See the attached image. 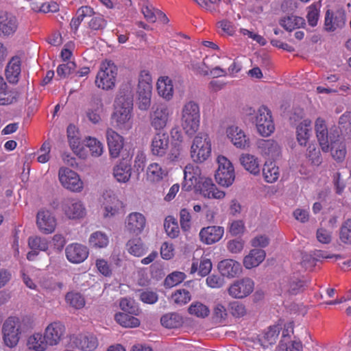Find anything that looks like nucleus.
<instances>
[{
	"label": "nucleus",
	"mask_w": 351,
	"mask_h": 351,
	"mask_svg": "<svg viewBox=\"0 0 351 351\" xmlns=\"http://www.w3.org/2000/svg\"><path fill=\"white\" fill-rule=\"evenodd\" d=\"M29 318L9 317L2 326L3 340L5 345L10 348L16 347L21 339V334L30 327L27 325Z\"/></svg>",
	"instance_id": "obj_1"
},
{
	"label": "nucleus",
	"mask_w": 351,
	"mask_h": 351,
	"mask_svg": "<svg viewBox=\"0 0 351 351\" xmlns=\"http://www.w3.org/2000/svg\"><path fill=\"white\" fill-rule=\"evenodd\" d=\"M133 102L132 95L119 96L116 101L115 110L112 119L116 128L121 131H128L132 128Z\"/></svg>",
	"instance_id": "obj_2"
},
{
	"label": "nucleus",
	"mask_w": 351,
	"mask_h": 351,
	"mask_svg": "<svg viewBox=\"0 0 351 351\" xmlns=\"http://www.w3.org/2000/svg\"><path fill=\"white\" fill-rule=\"evenodd\" d=\"M200 108L195 101L184 103L181 110V126L184 133L193 136L199 130L200 125Z\"/></svg>",
	"instance_id": "obj_3"
},
{
	"label": "nucleus",
	"mask_w": 351,
	"mask_h": 351,
	"mask_svg": "<svg viewBox=\"0 0 351 351\" xmlns=\"http://www.w3.org/2000/svg\"><path fill=\"white\" fill-rule=\"evenodd\" d=\"M152 78L148 71H141L138 78L136 91V104L139 110L147 111L151 106Z\"/></svg>",
	"instance_id": "obj_4"
},
{
	"label": "nucleus",
	"mask_w": 351,
	"mask_h": 351,
	"mask_svg": "<svg viewBox=\"0 0 351 351\" xmlns=\"http://www.w3.org/2000/svg\"><path fill=\"white\" fill-rule=\"evenodd\" d=\"M173 109L167 104H155L149 112L150 125L157 132L163 131L171 120Z\"/></svg>",
	"instance_id": "obj_5"
},
{
	"label": "nucleus",
	"mask_w": 351,
	"mask_h": 351,
	"mask_svg": "<svg viewBox=\"0 0 351 351\" xmlns=\"http://www.w3.org/2000/svg\"><path fill=\"white\" fill-rule=\"evenodd\" d=\"M117 67L110 60L104 61L97 74L95 84L104 90H110L115 86L117 76Z\"/></svg>",
	"instance_id": "obj_6"
},
{
	"label": "nucleus",
	"mask_w": 351,
	"mask_h": 351,
	"mask_svg": "<svg viewBox=\"0 0 351 351\" xmlns=\"http://www.w3.org/2000/svg\"><path fill=\"white\" fill-rule=\"evenodd\" d=\"M211 153V142L207 134L199 133L193 141L191 147V156L195 162L206 160Z\"/></svg>",
	"instance_id": "obj_7"
},
{
	"label": "nucleus",
	"mask_w": 351,
	"mask_h": 351,
	"mask_svg": "<svg viewBox=\"0 0 351 351\" xmlns=\"http://www.w3.org/2000/svg\"><path fill=\"white\" fill-rule=\"evenodd\" d=\"M218 168L215 173L217 182L225 187L231 186L235 179V172L232 162L225 156L217 158Z\"/></svg>",
	"instance_id": "obj_8"
},
{
	"label": "nucleus",
	"mask_w": 351,
	"mask_h": 351,
	"mask_svg": "<svg viewBox=\"0 0 351 351\" xmlns=\"http://www.w3.org/2000/svg\"><path fill=\"white\" fill-rule=\"evenodd\" d=\"M58 180L64 188L72 192H81L84 188V183L80 176L75 171L67 167L60 168Z\"/></svg>",
	"instance_id": "obj_9"
},
{
	"label": "nucleus",
	"mask_w": 351,
	"mask_h": 351,
	"mask_svg": "<svg viewBox=\"0 0 351 351\" xmlns=\"http://www.w3.org/2000/svg\"><path fill=\"white\" fill-rule=\"evenodd\" d=\"M72 348L80 351H94L99 346L97 337L90 332L73 335L70 337Z\"/></svg>",
	"instance_id": "obj_10"
},
{
	"label": "nucleus",
	"mask_w": 351,
	"mask_h": 351,
	"mask_svg": "<svg viewBox=\"0 0 351 351\" xmlns=\"http://www.w3.org/2000/svg\"><path fill=\"white\" fill-rule=\"evenodd\" d=\"M254 122L258 132L263 136H269L274 131V124L269 110L261 106L257 110Z\"/></svg>",
	"instance_id": "obj_11"
},
{
	"label": "nucleus",
	"mask_w": 351,
	"mask_h": 351,
	"mask_svg": "<svg viewBox=\"0 0 351 351\" xmlns=\"http://www.w3.org/2000/svg\"><path fill=\"white\" fill-rule=\"evenodd\" d=\"M61 210L69 219H80L86 215V208L82 201L67 198L61 202Z\"/></svg>",
	"instance_id": "obj_12"
},
{
	"label": "nucleus",
	"mask_w": 351,
	"mask_h": 351,
	"mask_svg": "<svg viewBox=\"0 0 351 351\" xmlns=\"http://www.w3.org/2000/svg\"><path fill=\"white\" fill-rule=\"evenodd\" d=\"M147 224L145 216L140 212L128 214L125 219V230L130 234L138 236L144 231Z\"/></svg>",
	"instance_id": "obj_13"
},
{
	"label": "nucleus",
	"mask_w": 351,
	"mask_h": 351,
	"mask_svg": "<svg viewBox=\"0 0 351 351\" xmlns=\"http://www.w3.org/2000/svg\"><path fill=\"white\" fill-rule=\"evenodd\" d=\"M254 282L250 278L235 280L228 288V294L233 298L241 299L249 295L254 291Z\"/></svg>",
	"instance_id": "obj_14"
},
{
	"label": "nucleus",
	"mask_w": 351,
	"mask_h": 351,
	"mask_svg": "<svg viewBox=\"0 0 351 351\" xmlns=\"http://www.w3.org/2000/svg\"><path fill=\"white\" fill-rule=\"evenodd\" d=\"M169 147V137L164 131L156 132L150 143V152L156 157L166 156Z\"/></svg>",
	"instance_id": "obj_15"
},
{
	"label": "nucleus",
	"mask_w": 351,
	"mask_h": 351,
	"mask_svg": "<svg viewBox=\"0 0 351 351\" xmlns=\"http://www.w3.org/2000/svg\"><path fill=\"white\" fill-rule=\"evenodd\" d=\"M226 136L230 141L241 149H246L250 147V138L239 126L232 125L226 128Z\"/></svg>",
	"instance_id": "obj_16"
},
{
	"label": "nucleus",
	"mask_w": 351,
	"mask_h": 351,
	"mask_svg": "<svg viewBox=\"0 0 351 351\" xmlns=\"http://www.w3.org/2000/svg\"><path fill=\"white\" fill-rule=\"evenodd\" d=\"M122 206L121 202L118 199L114 191H106L102 195V207L104 208V216L112 217L119 213Z\"/></svg>",
	"instance_id": "obj_17"
},
{
	"label": "nucleus",
	"mask_w": 351,
	"mask_h": 351,
	"mask_svg": "<svg viewBox=\"0 0 351 351\" xmlns=\"http://www.w3.org/2000/svg\"><path fill=\"white\" fill-rule=\"evenodd\" d=\"M346 22V16L341 10H328L325 14L324 28L328 32H333L341 29Z\"/></svg>",
	"instance_id": "obj_18"
},
{
	"label": "nucleus",
	"mask_w": 351,
	"mask_h": 351,
	"mask_svg": "<svg viewBox=\"0 0 351 351\" xmlns=\"http://www.w3.org/2000/svg\"><path fill=\"white\" fill-rule=\"evenodd\" d=\"M315 128L317 138L322 149L325 152H328L330 145H332L335 141L332 134H328L325 121L322 118H317L315 121Z\"/></svg>",
	"instance_id": "obj_19"
},
{
	"label": "nucleus",
	"mask_w": 351,
	"mask_h": 351,
	"mask_svg": "<svg viewBox=\"0 0 351 351\" xmlns=\"http://www.w3.org/2000/svg\"><path fill=\"white\" fill-rule=\"evenodd\" d=\"M36 225L41 232L51 234L56 229V219L49 210H42L37 213Z\"/></svg>",
	"instance_id": "obj_20"
},
{
	"label": "nucleus",
	"mask_w": 351,
	"mask_h": 351,
	"mask_svg": "<svg viewBox=\"0 0 351 351\" xmlns=\"http://www.w3.org/2000/svg\"><path fill=\"white\" fill-rule=\"evenodd\" d=\"M65 327L60 322H53L45 328L44 335L51 346H57L63 339Z\"/></svg>",
	"instance_id": "obj_21"
},
{
	"label": "nucleus",
	"mask_w": 351,
	"mask_h": 351,
	"mask_svg": "<svg viewBox=\"0 0 351 351\" xmlns=\"http://www.w3.org/2000/svg\"><path fill=\"white\" fill-rule=\"evenodd\" d=\"M106 137L110 156L119 157L123 147V137L112 128L106 130Z\"/></svg>",
	"instance_id": "obj_22"
},
{
	"label": "nucleus",
	"mask_w": 351,
	"mask_h": 351,
	"mask_svg": "<svg viewBox=\"0 0 351 351\" xmlns=\"http://www.w3.org/2000/svg\"><path fill=\"white\" fill-rule=\"evenodd\" d=\"M67 260L72 263H81L84 262L88 256V248L79 243L69 245L65 250Z\"/></svg>",
	"instance_id": "obj_23"
},
{
	"label": "nucleus",
	"mask_w": 351,
	"mask_h": 351,
	"mask_svg": "<svg viewBox=\"0 0 351 351\" xmlns=\"http://www.w3.org/2000/svg\"><path fill=\"white\" fill-rule=\"evenodd\" d=\"M224 234V229L221 226H212L203 228L199 232L202 242L206 245H211L218 242Z\"/></svg>",
	"instance_id": "obj_24"
},
{
	"label": "nucleus",
	"mask_w": 351,
	"mask_h": 351,
	"mask_svg": "<svg viewBox=\"0 0 351 351\" xmlns=\"http://www.w3.org/2000/svg\"><path fill=\"white\" fill-rule=\"evenodd\" d=\"M200 169L197 166L187 165L184 170V182L182 189L186 191H191L199 182Z\"/></svg>",
	"instance_id": "obj_25"
},
{
	"label": "nucleus",
	"mask_w": 351,
	"mask_h": 351,
	"mask_svg": "<svg viewBox=\"0 0 351 351\" xmlns=\"http://www.w3.org/2000/svg\"><path fill=\"white\" fill-rule=\"evenodd\" d=\"M158 95L167 101L173 97L174 88L172 80L168 76L160 77L156 82Z\"/></svg>",
	"instance_id": "obj_26"
},
{
	"label": "nucleus",
	"mask_w": 351,
	"mask_h": 351,
	"mask_svg": "<svg viewBox=\"0 0 351 351\" xmlns=\"http://www.w3.org/2000/svg\"><path fill=\"white\" fill-rule=\"evenodd\" d=\"M18 28L16 18L11 14L0 11V33L5 36L13 34Z\"/></svg>",
	"instance_id": "obj_27"
},
{
	"label": "nucleus",
	"mask_w": 351,
	"mask_h": 351,
	"mask_svg": "<svg viewBox=\"0 0 351 351\" xmlns=\"http://www.w3.org/2000/svg\"><path fill=\"white\" fill-rule=\"evenodd\" d=\"M218 269L223 276L234 278L241 273V264L233 259H225L218 264Z\"/></svg>",
	"instance_id": "obj_28"
},
{
	"label": "nucleus",
	"mask_w": 351,
	"mask_h": 351,
	"mask_svg": "<svg viewBox=\"0 0 351 351\" xmlns=\"http://www.w3.org/2000/svg\"><path fill=\"white\" fill-rule=\"evenodd\" d=\"M28 246L31 249L27 254L29 261H34L40 251L45 252L49 247L48 241L40 237H30L28 239Z\"/></svg>",
	"instance_id": "obj_29"
},
{
	"label": "nucleus",
	"mask_w": 351,
	"mask_h": 351,
	"mask_svg": "<svg viewBox=\"0 0 351 351\" xmlns=\"http://www.w3.org/2000/svg\"><path fill=\"white\" fill-rule=\"evenodd\" d=\"M258 147L263 155L273 160L278 158L281 154L280 146L272 139L258 141Z\"/></svg>",
	"instance_id": "obj_30"
},
{
	"label": "nucleus",
	"mask_w": 351,
	"mask_h": 351,
	"mask_svg": "<svg viewBox=\"0 0 351 351\" xmlns=\"http://www.w3.org/2000/svg\"><path fill=\"white\" fill-rule=\"evenodd\" d=\"M132 175L131 165L125 161H120L112 168V176L119 183L128 182Z\"/></svg>",
	"instance_id": "obj_31"
},
{
	"label": "nucleus",
	"mask_w": 351,
	"mask_h": 351,
	"mask_svg": "<svg viewBox=\"0 0 351 351\" xmlns=\"http://www.w3.org/2000/svg\"><path fill=\"white\" fill-rule=\"evenodd\" d=\"M299 258L300 260V264L303 267L306 269H312L316 264L317 261H319L321 258H331L334 256L333 255H326L325 252L317 251L314 253V254L300 252Z\"/></svg>",
	"instance_id": "obj_32"
},
{
	"label": "nucleus",
	"mask_w": 351,
	"mask_h": 351,
	"mask_svg": "<svg viewBox=\"0 0 351 351\" xmlns=\"http://www.w3.org/2000/svg\"><path fill=\"white\" fill-rule=\"evenodd\" d=\"M266 253L261 249L251 250L243 258V265L246 269L258 267L265 258Z\"/></svg>",
	"instance_id": "obj_33"
},
{
	"label": "nucleus",
	"mask_w": 351,
	"mask_h": 351,
	"mask_svg": "<svg viewBox=\"0 0 351 351\" xmlns=\"http://www.w3.org/2000/svg\"><path fill=\"white\" fill-rule=\"evenodd\" d=\"M40 275V271L34 267L25 268L21 270L23 281L30 289H37L36 283L39 281Z\"/></svg>",
	"instance_id": "obj_34"
},
{
	"label": "nucleus",
	"mask_w": 351,
	"mask_h": 351,
	"mask_svg": "<svg viewBox=\"0 0 351 351\" xmlns=\"http://www.w3.org/2000/svg\"><path fill=\"white\" fill-rule=\"evenodd\" d=\"M311 134L312 126L311 120H303L299 123L296 128V136L298 143L302 146L306 145Z\"/></svg>",
	"instance_id": "obj_35"
},
{
	"label": "nucleus",
	"mask_w": 351,
	"mask_h": 351,
	"mask_svg": "<svg viewBox=\"0 0 351 351\" xmlns=\"http://www.w3.org/2000/svg\"><path fill=\"white\" fill-rule=\"evenodd\" d=\"M49 344L44 335L35 332L30 335L27 340V346L32 351H45Z\"/></svg>",
	"instance_id": "obj_36"
},
{
	"label": "nucleus",
	"mask_w": 351,
	"mask_h": 351,
	"mask_svg": "<svg viewBox=\"0 0 351 351\" xmlns=\"http://www.w3.org/2000/svg\"><path fill=\"white\" fill-rule=\"evenodd\" d=\"M200 191L204 197L209 199H221L226 195L223 191L217 188L216 185L213 183L210 179H206L203 182Z\"/></svg>",
	"instance_id": "obj_37"
},
{
	"label": "nucleus",
	"mask_w": 351,
	"mask_h": 351,
	"mask_svg": "<svg viewBox=\"0 0 351 351\" xmlns=\"http://www.w3.org/2000/svg\"><path fill=\"white\" fill-rule=\"evenodd\" d=\"M21 73V60L18 56L13 57L8 62L5 75L9 82L15 84L19 81Z\"/></svg>",
	"instance_id": "obj_38"
},
{
	"label": "nucleus",
	"mask_w": 351,
	"mask_h": 351,
	"mask_svg": "<svg viewBox=\"0 0 351 351\" xmlns=\"http://www.w3.org/2000/svg\"><path fill=\"white\" fill-rule=\"evenodd\" d=\"M240 162L244 169L254 175L260 173V164L257 157L250 154H242L239 158Z\"/></svg>",
	"instance_id": "obj_39"
},
{
	"label": "nucleus",
	"mask_w": 351,
	"mask_h": 351,
	"mask_svg": "<svg viewBox=\"0 0 351 351\" xmlns=\"http://www.w3.org/2000/svg\"><path fill=\"white\" fill-rule=\"evenodd\" d=\"M280 330L281 326L278 324L269 326L259 339L261 346L264 348H267L268 346L275 343L278 337Z\"/></svg>",
	"instance_id": "obj_40"
},
{
	"label": "nucleus",
	"mask_w": 351,
	"mask_h": 351,
	"mask_svg": "<svg viewBox=\"0 0 351 351\" xmlns=\"http://www.w3.org/2000/svg\"><path fill=\"white\" fill-rule=\"evenodd\" d=\"M165 158L166 162L176 163L181 161L184 156V146L180 143H172L171 147Z\"/></svg>",
	"instance_id": "obj_41"
},
{
	"label": "nucleus",
	"mask_w": 351,
	"mask_h": 351,
	"mask_svg": "<svg viewBox=\"0 0 351 351\" xmlns=\"http://www.w3.org/2000/svg\"><path fill=\"white\" fill-rule=\"evenodd\" d=\"M135 314L118 313L115 315L116 322L125 328H135L140 325V321L134 317Z\"/></svg>",
	"instance_id": "obj_42"
},
{
	"label": "nucleus",
	"mask_w": 351,
	"mask_h": 351,
	"mask_svg": "<svg viewBox=\"0 0 351 351\" xmlns=\"http://www.w3.org/2000/svg\"><path fill=\"white\" fill-rule=\"evenodd\" d=\"M213 265L210 259L202 257L200 260L199 264L197 261H193L191 267V273L193 274L198 271V274L204 277L206 276L212 270Z\"/></svg>",
	"instance_id": "obj_43"
},
{
	"label": "nucleus",
	"mask_w": 351,
	"mask_h": 351,
	"mask_svg": "<svg viewBox=\"0 0 351 351\" xmlns=\"http://www.w3.org/2000/svg\"><path fill=\"white\" fill-rule=\"evenodd\" d=\"M263 176L265 182L274 183L279 178V168L274 162H266L263 168Z\"/></svg>",
	"instance_id": "obj_44"
},
{
	"label": "nucleus",
	"mask_w": 351,
	"mask_h": 351,
	"mask_svg": "<svg viewBox=\"0 0 351 351\" xmlns=\"http://www.w3.org/2000/svg\"><path fill=\"white\" fill-rule=\"evenodd\" d=\"M305 24L302 17L294 15L287 16L282 19L280 25L287 31L300 28Z\"/></svg>",
	"instance_id": "obj_45"
},
{
	"label": "nucleus",
	"mask_w": 351,
	"mask_h": 351,
	"mask_svg": "<svg viewBox=\"0 0 351 351\" xmlns=\"http://www.w3.org/2000/svg\"><path fill=\"white\" fill-rule=\"evenodd\" d=\"M166 176V171L157 162L151 163L147 169V177L151 182H158Z\"/></svg>",
	"instance_id": "obj_46"
},
{
	"label": "nucleus",
	"mask_w": 351,
	"mask_h": 351,
	"mask_svg": "<svg viewBox=\"0 0 351 351\" xmlns=\"http://www.w3.org/2000/svg\"><path fill=\"white\" fill-rule=\"evenodd\" d=\"M103 112V104L97 100L91 104L86 111V117L93 123H98L101 121V114Z\"/></svg>",
	"instance_id": "obj_47"
},
{
	"label": "nucleus",
	"mask_w": 351,
	"mask_h": 351,
	"mask_svg": "<svg viewBox=\"0 0 351 351\" xmlns=\"http://www.w3.org/2000/svg\"><path fill=\"white\" fill-rule=\"evenodd\" d=\"M109 243L108 237L104 232L97 231L90 234L89 244L94 248L106 247Z\"/></svg>",
	"instance_id": "obj_48"
},
{
	"label": "nucleus",
	"mask_w": 351,
	"mask_h": 351,
	"mask_svg": "<svg viewBox=\"0 0 351 351\" xmlns=\"http://www.w3.org/2000/svg\"><path fill=\"white\" fill-rule=\"evenodd\" d=\"M189 313L198 318H205L210 314L209 308L199 302H193L189 306Z\"/></svg>",
	"instance_id": "obj_49"
},
{
	"label": "nucleus",
	"mask_w": 351,
	"mask_h": 351,
	"mask_svg": "<svg viewBox=\"0 0 351 351\" xmlns=\"http://www.w3.org/2000/svg\"><path fill=\"white\" fill-rule=\"evenodd\" d=\"M161 324L166 328H178L182 324V317L176 313H167L163 315L160 319Z\"/></svg>",
	"instance_id": "obj_50"
},
{
	"label": "nucleus",
	"mask_w": 351,
	"mask_h": 351,
	"mask_svg": "<svg viewBox=\"0 0 351 351\" xmlns=\"http://www.w3.org/2000/svg\"><path fill=\"white\" fill-rule=\"evenodd\" d=\"M127 248L130 254L135 256H141L145 252V247L139 238L130 239L127 243Z\"/></svg>",
	"instance_id": "obj_51"
},
{
	"label": "nucleus",
	"mask_w": 351,
	"mask_h": 351,
	"mask_svg": "<svg viewBox=\"0 0 351 351\" xmlns=\"http://www.w3.org/2000/svg\"><path fill=\"white\" fill-rule=\"evenodd\" d=\"M86 145L89 148L90 154L94 157H99L104 153V145L97 138L88 136L86 138Z\"/></svg>",
	"instance_id": "obj_52"
},
{
	"label": "nucleus",
	"mask_w": 351,
	"mask_h": 351,
	"mask_svg": "<svg viewBox=\"0 0 351 351\" xmlns=\"http://www.w3.org/2000/svg\"><path fill=\"white\" fill-rule=\"evenodd\" d=\"M164 228L166 233L171 238H176L180 233L177 220L172 216H167L164 221Z\"/></svg>",
	"instance_id": "obj_53"
},
{
	"label": "nucleus",
	"mask_w": 351,
	"mask_h": 351,
	"mask_svg": "<svg viewBox=\"0 0 351 351\" xmlns=\"http://www.w3.org/2000/svg\"><path fill=\"white\" fill-rule=\"evenodd\" d=\"M65 300L67 304L76 309L83 308L86 304L84 298L80 293L69 292L66 295Z\"/></svg>",
	"instance_id": "obj_54"
},
{
	"label": "nucleus",
	"mask_w": 351,
	"mask_h": 351,
	"mask_svg": "<svg viewBox=\"0 0 351 351\" xmlns=\"http://www.w3.org/2000/svg\"><path fill=\"white\" fill-rule=\"evenodd\" d=\"M191 300V293L185 289H179L172 293L171 302L178 306L186 304Z\"/></svg>",
	"instance_id": "obj_55"
},
{
	"label": "nucleus",
	"mask_w": 351,
	"mask_h": 351,
	"mask_svg": "<svg viewBox=\"0 0 351 351\" xmlns=\"http://www.w3.org/2000/svg\"><path fill=\"white\" fill-rule=\"evenodd\" d=\"M17 99V93L7 88H3L0 90V106L10 105Z\"/></svg>",
	"instance_id": "obj_56"
},
{
	"label": "nucleus",
	"mask_w": 351,
	"mask_h": 351,
	"mask_svg": "<svg viewBox=\"0 0 351 351\" xmlns=\"http://www.w3.org/2000/svg\"><path fill=\"white\" fill-rule=\"evenodd\" d=\"M276 351H303V344L300 340L286 342L280 340Z\"/></svg>",
	"instance_id": "obj_57"
},
{
	"label": "nucleus",
	"mask_w": 351,
	"mask_h": 351,
	"mask_svg": "<svg viewBox=\"0 0 351 351\" xmlns=\"http://www.w3.org/2000/svg\"><path fill=\"white\" fill-rule=\"evenodd\" d=\"M186 278L184 273L181 271H173L169 274L165 281L164 285L165 287L171 288L181 283Z\"/></svg>",
	"instance_id": "obj_58"
},
{
	"label": "nucleus",
	"mask_w": 351,
	"mask_h": 351,
	"mask_svg": "<svg viewBox=\"0 0 351 351\" xmlns=\"http://www.w3.org/2000/svg\"><path fill=\"white\" fill-rule=\"evenodd\" d=\"M119 306L123 311V313L138 315L139 311L134 300L128 298H121L119 302Z\"/></svg>",
	"instance_id": "obj_59"
},
{
	"label": "nucleus",
	"mask_w": 351,
	"mask_h": 351,
	"mask_svg": "<svg viewBox=\"0 0 351 351\" xmlns=\"http://www.w3.org/2000/svg\"><path fill=\"white\" fill-rule=\"evenodd\" d=\"M229 311L234 317H242L247 313L245 305L239 301H233L229 304Z\"/></svg>",
	"instance_id": "obj_60"
},
{
	"label": "nucleus",
	"mask_w": 351,
	"mask_h": 351,
	"mask_svg": "<svg viewBox=\"0 0 351 351\" xmlns=\"http://www.w3.org/2000/svg\"><path fill=\"white\" fill-rule=\"evenodd\" d=\"M67 136L72 149H77L80 144L79 132L75 125H70L67 128Z\"/></svg>",
	"instance_id": "obj_61"
},
{
	"label": "nucleus",
	"mask_w": 351,
	"mask_h": 351,
	"mask_svg": "<svg viewBox=\"0 0 351 351\" xmlns=\"http://www.w3.org/2000/svg\"><path fill=\"white\" fill-rule=\"evenodd\" d=\"M306 156L311 161V162L316 166L322 163V157L319 149H317L315 145H309L306 152Z\"/></svg>",
	"instance_id": "obj_62"
},
{
	"label": "nucleus",
	"mask_w": 351,
	"mask_h": 351,
	"mask_svg": "<svg viewBox=\"0 0 351 351\" xmlns=\"http://www.w3.org/2000/svg\"><path fill=\"white\" fill-rule=\"evenodd\" d=\"M340 239L344 243L351 244V219L343 223L341 228Z\"/></svg>",
	"instance_id": "obj_63"
},
{
	"label": "nucleus",
	"mask_w": 351,
	"mask_h": 351,
	"mask_svg": "<svg viewBox=\"0 0 351 351\" xmlns=\"http://www.w3.org/2000/svg\"><path fill=\"white\" fill-rule=\"evenodd\" d=\"M339 124L342 132L351 136V112H346L343 114L339 121Z\"/></svg>",
	"instance_id": "obj_64"
}]
</instances>
